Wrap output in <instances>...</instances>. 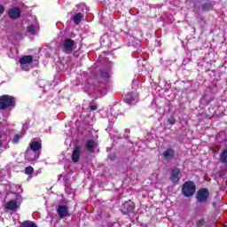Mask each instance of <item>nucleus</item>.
I'll list each match as a JSON object with an SVG mask.
<instances>
[{
    "instance_id": "423d86ee",
    "label": "nucleus",
    "mask_w": 227,
    "mask_h": 227,
    "mask_svg": "<svg viewBox=\"0 0 227 227\" xmlns=\"http://www.w3.org/2000/svg\"><path fill=\"white\" fill-rule=\"evenodd\" d=\"M57 213L60 219H65V217H70V212L68 211V207L65 205H59L57 207Z\"/></svg>"
},
{
    "instance_id": "c756f323",
    "label": "nucleus",
    "mask_w": 227,
    "mask_h": 227,
    "mask_svg": "<svg viewBox=\"0 0 227 227\" xmlns=\"http://www.w3.org/2000/svg\"><path fill=\"white\" fill-rule=\"evenodd\" d=\"M26 67H29V65H28V64H26V65L24 66V68H26Z\"/></svg>"
},
{
    "instance_id": "aec40b11",
    "label": "nucleus",
    "mask_w": 227,
    "mask_h": 227,
    "mask_svg": "<svg viewBox=\"0 0 227 227\" xmlns=\"http://www.w3.org/2000/svg\"><path fill=\"white\" fill-rule=\"evenodd\" d=\"M33 173H35V168H33V167L28 166L25 168L26 175H33Z\"/></svg>"
},
{
    "instance_id": "f03ea898",
    "label": "nucleus",
    "mask_w": 227,
    "mask_h": 227,
    "mask_svg": "<svg viewBox=\"0 0 227 227\" xmlns=\"http://www.w3.org/2000/svg\"><path fill=\"white\" fill-rule=\"evenodd\" d=\"M11 106H15V99L13 97L8 95L0 97V109H8Z\"/></svg>"
},
{
    "instance_id": "1a4fd4ad",
    "label": "nucleus",
    "mask_w": 227,
    "mask_h": 227,
    "mask_svg": "<svg viewBox=\"0 0 227 227\" xmlns=\"http://www.w3.org/2000/svg\"><path fill=\"white\" fill-rule=\"evenodd\" d=\"M164 160H173L175 157V150L173 148H168L163 152Z\"/></svg>"
},
{
    "instance_id": "7ed1b4c3",
    "label": "nucleus",
    "mask_w": 227,
    "mask_h": 227,
    "mask_svg": "<svg viewBox=\"0 0 227 227\" xmlns=\"http://www.w3.org/2000/svg\"><path fill=\"white\" fill-rule=\"evenodd\" d=\"M208 196H210L208 189L201 188L197 192L196 200L199 203H207L208 201Z\"/></svg>"
},
{
    "instance_id": "6e6552de",
    "label": "nucleus",
    "mask_w": 227,
    "mask_h": 227,
    "mask_svg": "<svg viewBox=\"0 0 227 227\" xmlns=\"http://www.w3.org/2000/svg\"><path fill=\"white\" fill-rule=\"evenodd\" d=\"M82 149V147L81 145L74 146L72 156H71L73 162H79V160L81 159Z\"/></svg>"
},
{
    "instance_id": "39448f33",
    "label": "nucleus",
    "mask_w": 227,
    "mask_h": 227,
    "mask_svg": "<svg viewBox=\"0 0 227 227\" xmlns=\"http://www.w3.org/2000/svg\"><path fill=\"white\" fill-rule=\"evenodd\" d=\"M31 63H33V56L31 55H27L20 59V64L21 66V69L25 70L26 72H28L29 66H26V67H24V66L31 65Z\"/></svg>"
},
{
    "instance_id": "412c9836",
    "label": "nucleus",
    "mask_w": 227,
    "mask_h": 227,
    "mask_svg": "<svg viewBox=\"0 0 227 227\" xmlns=\"http://www.w3.org/2000/svg\"><path fill=\"white\" fill-rule=\"evenodd\" d=\"M28 33H31V35H35L36 33V27L35 26L31 25L27 28Z\"/></svg>"
},
{
    "instance_id": "0eeeda50",
    "label": "nucleus",
    "mask_w": 227,
    "mask_h": 227,
    "mask_svg": "<svg viewBox=\"0 0 227 227\" xmlns=\"http://www.w3.org/2000/svg\"><path fill=\"white\" fill-rule=\"evenodd\" d=\"M134 208H135L134 202H132V200H128L122 204L121 210L122 214L127 215L128 214H130V212H132Z\"/></svg>"
},
{
    "instance_id": "dca6fc26",
    "label": "nucleus",
    "mask_w": 227,
    "mask_h": 227,
    "mask_svg": "<svg viewBox=\"0 0 227 227\" xmlns=\"http://www.w3.org/2000/svg\"><path fill=\"white\" fill-rule=\"evenodd\" d=\"M220 162L227 164V149L223 150V153L220 154Z\"/></svg>"
},
{
    "instance_id": "cd10ccee",
    "label": "nucleus",
    "mask_w": 227,
    "mask_h": 227,
    "mask_svg": "<svg viewBox=\"0 0 227 227\" xmlns=\"http://www.w3.org/2000/svg\"><path fill=\"white\" fill-rule=\"evenodd\" d=\"M90 111H97V106H90Z\"/></svg>"
},
{
    "instance_id": "bb28decb",
    "label": "nucleus",
    "mask_w": 227,
    "mask_h": 227,
    "mask_svg": "<svg viewBox=\"0 0 227 227\" xmlns=\"http://www.w3.org/2000/svg\"><path fill=\"white\" fill-rule=\"evenodd\" d=\"M101 75L102 77L107 78L109 77V73H102Z\"/></svg>"
},
{
    "instance_id": "f257e3e1",
    "label": "nucleus",
    "mask_w": 227,
    "mask_h": 227,
    "mask_svg": "<svg viewBox=\"0 0 227 227\" xmlns=\"http://www.w3.org/2000/svg\"><path fill=\"white\" fill-rule=\"evenodd\" d=\"M194 192H196V184H194V182H185L182 187L184 196H185V198H191V196H194Z\"/></svg>"
},
{
    "instance_id": "f3484780",
    "label": "nucleus",
    "mask_w": 227,
    "mask_h": 227,
    "mask_svg": "<svg viewBox=\"0 0 227 227\" xmlns=\"http://www.w3.org/2000/svg\"><path fill=\"white\" fill-rule=\"evenodd\" d=\"M82 19V14L81 12H78L74 16L73 20L74 24H81Z\"/></svg>"
},
{
    "instance_id": "a211bd4d",
    "label": "nucleus",
    "mask_w": 227,
    "mask_h": 227,
    "mask_svg": "<svg viewBox=\"0 0 227 227\" xmlns=\"http://www.w3.org/2000/svg\"><path fill=\"white\" fill-rule=\"evenodd\" d=\"M210 10H212V4H210V3L203 4L201 5L202 12H210Z\"/></svg>"
},
{
    "instance_id": "4468645a",
    "label": "nucleus",
    "mask_w": 227,
    "mask_h": 227,
    "mask_svg": "<svg viewBox=\"0 0 227 227\" xmlns=\"http://www.w3.org/2000/svg\"><path fill=\"white\" fill-rule=\"evenodd\" d=\"M97 147V143L94 142V140H88L85 148L88 150V152H90L93 153L95 152V148Z\"/></svg>"
},
{
    "instance_id": "6ab92c4d",
    "label": "nucleus",
    "mask_w": 227,
    "mask_h": 227,
    "mask_svg": "<svg viewBox=\"0 0 227 227\" xmlns=\"http://www.w3.org/2000/svg\"><path fill=\"white\" fill-rule=\"evenodd\" d=\"M21 227H36V224L33 222L25 221L22 223Z\"/></svg>"
},
{
    "instance_id": "ddd939ff",
    "label": "nucleus",
    "mask_w": 227,
    "mask_h": 227,
    "mask_svg": "<svg viewBox=\"0 0 227 227\" xmlns=\"http://www.w3.org/2000/svg\"><path fill=\"white\" fill-rule=\"evenodd\" d=\"M9 17L11 19H20V9L19 7H13L9 10Z\"/></svg>"
},
{
    "instance_id": "9d476101",
    "label": "nucleus",
    "mask_w": 227,
    "mask_h": 227,
    "mask_svg": "<svg viewBox=\"0 0 227 227\" xmlns=\"http://www.w3.org/2000/svg\"><path fill=\"white\" fill-rule=\"evenodd\" d=\"M20 207V204L17 203L15 200H9L6 205L5 208L7 210H11V212H16V210Z\"/></svg>"
},
{
    "instance_id": "c85d7f7f",
    "label": "nucleus",
    "mask_w": 227,
    "mask_h": 227,
    "mask_svg": "<svg viewBox=\"0 0 227 227\" xmlns=\"http://www.w3.org/2000/svg\"><path fill=\"white\" fill-rule=\"evenodd\" d=\"M136 48H137V49H139V43H136Z\"/></svg>"
},
{
    "instance_id": "5701e85b",
    "label": "nucleus",
    "mask_w": 227,
    "mask_h": 227,
    "mask_svg": "<svg viewBox=\"0 0 227 227\" xmlns=\"http://www.w3.org/2000/svg\"><path fill=\"white\" fill-rule=\"evenodd\" d=\"M196 226L197 227H203V226H205V219H200V220L197 221Z\"/></svg>"
},
{
    "instance_id": "4be33fe9",
    "label": "nucleus",
    "mask_w": 227,
    "mask_h": 227,
    "mask_svg": "<svg viewBox=\"0 0 227 227\" xmlns=\"http://www.w3.org/2000/svg\"><path fill=\"white\" fill-rule=\"evenodd\" d=\"M20 139V135L16 134V135H14V137L12 138V143L14 145H17V143H19Z\"/></svg>"
},
{
    "instance_id": "2eb2a0df",
    "label": "nucleus",
    "mask_w": 227,
    "mask_h": 227,
    "mask_svg": "<svg viewBox=\"0 0 227 227\" xmlns=\"http://www.w3.org/2000/svg\"><path fill=\"white\" fill-rule=\"evenodd\" d=\"M29 147L32 152L36 153L38 150H42V143L36 141L30 142Z\"/></svg>"
},
{
    "instance_id": "b1692460",
    "label": "nucleus",
    "mask_w": 227,
    "mask_h": 227,
    "mask_svg": "<svg viewBox=\"0 0 227 227\" xmlns=\"http://www.w3.org/2000/svg\"><path fill=\"white\" fill-rule=\"evenodd\" d=\"M111 40L109 39V35H104L101 37V42H103V43H106V42H110Z\"/></svg>"
},
{
    "instance_id": "393cba45",
    "label": "nucleus",
    "mask_w": 227,
    "mask_h": 227,
    "mask_svg": "<svg viewBox=\"0 0 227 227\" xmlns=\"http://www.w3.org/2000/svg\"><path fill=\"white\" fill-rule=\"evenodd\" d=\"M176 122V120L173 117L170 119H168V123H169V125H175Z\"/></svg>"
},
{
    "instance_id": "f8f14e48",
    "label": "nucleus",
    "mask_w": 227,
    "mask_h": 227,
    "mask_svg": "<svg viewBox=\"0 0 227 227\" xmlns=\"http://www.w3.org/2000/svg\"><path fill=\"white\" fill-rule=\"evenodd\" d=\"M170 180H172L174 184H176L180 181V168H175L172 169Z\"/></svg>"
},
{
    "instance_id": "9b49d317",
    "label": "nucleus",
    "mask_w": 227,
    "mask_h": 227,
    "mask_svg": "<svg viewBox=\"0 0 227 227\" xmlns=\"http://www.w3.org/2000/svg\"><path fill=\"white\" fill-rule=\"evenodd\" d=\"M37 156L35 151H31V149H27L25 153V160H28V162H33V160H36Z\"/></svg>"
},
{
    "instance_id": "20e7f679",
    "label": "nucleus",
    "mask_w": 227,
    "mask_h": 227,
    "mask_svg": "<svg viewBox=\"0 0 227 227\" xmlns=\"http://www.w3.org/2000/svg\"><path fill=\"white\" fill-rule=\"evenodd\" d=\"M74 45H75V42L70 38L64 40L63 43V52L66 54H72L74 52Z\"/></svg>"
},
{
    "instance_id": "a878e982",
    "label": "nucleus",
    "mask_w": 227,
    "mask_h": 227,
    "mask_svg": "<svg viewBox=\"0 0 227 227\" xmlns=\"http://www.w3.org/2000/svg\"><path fill=\"white\" fill-rule=\"evenodd\" d=\"M4 13V6L0 4V15H3Z\"/></svg>"
}]
</instances>
